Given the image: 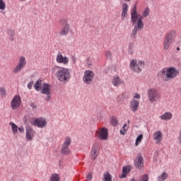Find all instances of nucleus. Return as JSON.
Returning a JSON list of instances; mask_svg holds the SVG:
<instances>
[{
  "label": "nucleus",
  "mask_w": 181,
  "mask_h": 181,
  "mask_svg": "<svg viewBox=\"0 0 181 181\" xmlns=\"http://www.w3.org/2000/svg\"><path fill=\"white\" fill-rule=\"evenodd\" d=\"M142 19H144L142 16L136 13V5H135L131 13L132 23L133 25H135L136 23L134 30H132V36H134V37L136 36L138 30H142V29H144V22H142Z\"/></svg>",
  "instance_id": "f257e3e1"
},
{
  "label": "nucleus",
  "mask_w": 181,
  "mask_h": 181,
  "mask_svg": "<svg viewBox=\"0 0 181 181\" xmlns=\"http://www.w3.org/2000/svg\"><path fill=\"white\" fill-rule=\"evenodd\" d=\"M52 73H55V77L61 83H66L70 80V70L59 66H54L52 69Z\"/></svg>",
  "instance_id": "f03ea898"
},
{
  "label": "nucleus",
  "mask_w": 181,
  "mask_h": 181,
  "mask_svg": "<svg viewBox=\"0 0 181 181\" xmlns=\"http://www.w3.org/2000/svg\"><path fill=\"white\" fill-rule=\"evenodd\" d=\"M158 76L162 78L163 81H169V80H172L175 78V77H177V76H179V71L173 66L165 67L162 69L158 73Z\"/></svg>",
  "instance_id": "7ed1b4c3"
},
{
  "label": "nucleus",
  "mask_w": 181,
  "mask_h": 181,
  "mask_svg": "<svg viewBox=\"0 0 181 181\" xmlns=\"http://www.w3.org/2000/svg\"><path fill=\"white\" fill-rule=\"evenodd\" d=\"M176 38V30H172L168 32L164 38L163 47L164 50H169V47L172 45L173 42Z\"/></svg>",
  "instance_id": "20e7f679"
},
{
  "label": "nucleus",
  "mask_w": 181,
  "mask_h": 181,
  "mask_svg": "<svg viewBox=\"0 0 181 181\" xmlns=\"http://www.w3.org/2000/svg\"><path fill=\"white\" fill-rule=\"evenodd\" d=\"M148 101L151 104H155L160 100V94L159 91L155 88H151L147 91Z\"/></svg>",
  "instance_id": "39448f33"
},
{
  "label": "nucleus",
  "mask_w": 181,
  "mask_h": 181,
  "mask_svg": "<svg viewBox=\"0 0 181 181\" xmlns=\"http://www.w3.org/2000/svg\"><path fill=\"white\" fill-rule=\"evenodd\" d=\"M145 67V62L142 61H136V59H132L130 62V69L135 73H141L142 69Z\"/></svg>",
  "instance_id": "423d86ee"
},
{
  "label": "nucleus",
  "mask_w": 181,
  "mask_h": 181,
  "mask_svg": "<svg viewBox=\"0 0 181 181\" xmlns=\"http://www.w3.org/2000/svg\"><path fill=\"white\" fill-rule=\"evenodd\" d=\"M26 58L23 56H21L18 58V64L13 69V74H18V73H21L25 67H26Z\"/></svg>",
  "instance_id": "0eeeda50"
},
{
  "label": "nucleus",
  "mask_w": 181,
  "mask_h": 181,
  "mask_svg": "<svg viewBox=\"0 0 181 181\" xmlns=\"http://www.w3.org/2000/svg\"><path fill=\"white\" fill-rule=\"evenodd\" d=\"M60 23L62 25V28L59 33V36H67L70 33V24H69V21L66 18H62Z\"/></svg>",
  "instance_id": "6e6552de"
},
{
  "label": "nucleus",
  "mask_w": 181,
  "mask_h": 181,
  "mask_svg": "<svg viewBox=\"0 0 181 181\" xmlns=\"http://www.w3.org/2000/svg\"><path fill=\"white\" fill-rule=\"evenodd\" d=\"M95 135L98 139L107 141L108 139V129L107 127L99 128L95 131Z\"/></svg>",
  "instance_id": "1a4fd4ad"
},
{
  "label": "nucleus",
  "mask_w": 181,
  "mask_h": 181,
  "mask_svg": "<svg viewBox=\"0 0 181 181\" xmlns=\"http://www.w3.org/2000/svg\"><path fill=\"white\" fill-rule=\"evenodd\" d=\"M70 144H71V138L66 137L62 145L61 153H62L63 155H70V153H71V151L69 148V146H70Z\"/></svg>",
  "instance_id": "9d476101"
},
{
  "label": "nucleus",
  "mask_w": 181,
  "mask_h": 181,
  "mask_svg": "<svg viewBox=\"0 0 181 181\" xmlns=\"http://www.w3.org/2000/svg\"><path fill=\"white\" fill-rule=\"evenodd\" d=\"M31 124L35 127H37V128H45V127L47 125V122H46V119L43 117H39L31 121Z\"/></svg>",
  "instance_id": "9b49d317"
},
{
  "label": "nucleus",
  "mask_w": 181,
  "mask_h": 181,
  "mask_svg": "<svg viewBox=\"0 0 181 181\" xmlns=\"http://www.w3.org/2000/svg\"><path fill=\"white\" fill-rule=\"evenodd\" d=\"M21 104H22V99L21 98V96H14L11 102V110H18V108L21 107Z\"/></svg>",
  "instance_id": "f8f14e48"
},
{
  "label": "nucleus",
  "mask_w": 181,
  "mask_h": 181,
  "mask_svg": "<svg viewBox=\"0 0 181 181\" xmlns=\"http://www.w3.org/2000/svg\"><path fill=\"white\" fill-rule=\"evenodd\" d=\"M94 78V72L93 71H86L83 76V81L86 84H90L93 79Z\"/></svg>",
  "instance_id": "ddd939ff"
},
{
  "label": "nucleus",
  "mask_w": 181,
  "mask_h": 181,
  "mask_svg": "<svg viewBox=\"0 0 181 181\" xmlns=\"http://www.w3.org/2000/svg\"><path fill=\"white\" fill-rule=\"evenodd\" d=\"M98 153H100V147H98V144H95L93 146L91 152H90L91 160H95L98 157Z\"/></svg>",
  "instance_id": "4468645a"
},
{
  "label": "nucleus",
  "mask_w": 181,
  "mask_h": 181,
  "mask_svg": "<svg viewBox=\"0 0 181 181\" xmlns=\"http://www.w3.org/2000/svg\"><path fill=\"white\" fill-rule=\"evenodd\" d=\"M41 94H45L47 95V101L50 100V85L48 83H43L41 87Z\"/></svg>",
  "instance_id": "2eb2a0df"
},
{
  "label": "nucleus",
  "mask_w": 181,
  "mask_h": 181,
  "mask_svg": "<svg viewBox=\"0 0 181 181\" xmlns=\"http://www.w3.org/2000/svg\"><path fill=\"white\" fill-rule=\"evenodd\" d=\"M36 132L32 129L30 127H25V138L27 141H32L35 138V134Z\"/></svg>",
  "instance_id": "dca6fc26"
},
{
  "label": "nucleus",
  "mask_w": 181,
  "mask_h": 181,
  "mask_svg": "<svg viewBox=\"0 0 181 181\" xmlns=\"http://www.w3.org/2000/svg\"><path fill=\"white\" fill-rule=\"evenodd\" d=\"M134 165L136 169H139V170L144 168V157H142V155L139 154L137 156V158L134 161Z\"/></svg>",
  "instance_id": "f3484780"
},
{
  "label": "nucleus",
  "mask_w": 181,
  "mask_h": 181,
  "mask_svg": "<svg viewBox=\"0 0 181 181\" xmlns=\"http://www.w3.org/2000/svg\"><path fill=\"white\" fill-rule=\"evenodd\" d=\"M57 62L60 64H69V57L63 56L62 54H58L57 56Z\"/></svg>",
  "instance_id": "a211bd4d"
},
{
  "label": "nucleus",
  "mask_w": 181,
  "mask_h": 181,
  "mask_svg": "<svg viewBox=\"0 0 181 181\" xmlns=\"http://www.w3.org/2000/svg\"><path fill=\"white\" fill-rule=\"evenodd\" d=\"M163 136V134L160 131L156 132L153 134V139L155 140V142L157 145L160 144V142H162Z\"/></svg>",
  "instance_id": "6ab92c4d"
},
{
  "label": "nucleus",
  "mask_w": 181,
  "mask_h": 181,
  "mask_svg": "<svg viewBox=\"0 0 181 181\" xmlns=\"http://www.w3.org/2000/svg\"><path fill=\"white\" fill-rule=\"evenodd\" d=\"M112 84L115 87H119V86H121V84H124V81L122 79H121V78H119V76L116 75V76H113L112 78Z\"/></svg>",
  "instance_id": "aec40b11"
},
{
  "label": "nucleus",
  "mask_w": 181,
  "mask_h": 181,
  "mask_svg": "<svg viewBox=\"0 0 181 181\" xmlns=\"http://www.w3.org/2000/svg\"><path fill=\"white\" fill-rule=\"evenodd\" d=\"M138 107H139V100L133 99L130 102V108L133 112L138 111Z\"/></svg>",
  "instance_id": "412c9836"
},
{
  "label": "nucleus",
  "mask_w": 181,
  "mask_h": 181,
  "mask_svg": "<svg viewBox=\"0 0 181 181\" xmlns=\"http://www.w3.org/2000/svg\"><path fill=\"white\" fill-rule=\"evenodd\" d=\"M128 5L127 4H123L122 6V15H121V19L122 21H124V19H125V18H127V12H128Z\"/></svg>",
  "instance_id": "4be33fe9"
},
{
  "label": "nucleus",
  "mask_w": 181,
  "mask_h": 181,
  "mask_svg": "<svg viewBox=\"0 0 181 181\" xmlns=\"http://www.w3.org/2000/svg\"><path fill=\"white\" fill-rule=\"evenodd\" d=\"M173 117V115H172V112H166L163 115L160 116V119L163 121H169L172 119V117Z\"/></svg>",
  "instance_id": "5701e85b"
},
{
  "label": "nucleus",
  "mask_w": 181,
  "mask_h": 181,
  "mask_svg": "<svg viewBox=\"0 0 181 181\" xmlns=\"http://www.w3.org/2000/svg\"><path fill=\"white\" fill-rule=\"evenodd\" d=\"M34 88L36 91H40L42 89V80L38 79L34 84Z\"/></svg>",
  "instance_id": "b1692460"
},
{
  "label": "nucleus",
  "mask_w": 181,
  "mask_h": 181,
  "mask_svg": "<svg viewBox=\"0 0 181 181\" xmlns=\"http://www.w3.org/2000/svg\"><path fill=\"white\" fill-rule=\"evenodd\" d=\"M9 125H11V131H12L13 135H16V134H18V125H16L13 122H10Z\"/></svg>",
  "instance_id": "393cba45"
},
{
  "label": "nucleus",
  "mask_w": 181,
  "mask_h": 181,
  "mask_svg": "<svg viewBox=\"0 0 181 181\" xmlns=\"http://www.w3.org/2000/svg\"><path fill=\"white\" fill-rule=\"evenodd\" d=\"M103 181H112V177L108 172H105L103 174Z\"/></svg>",
  "instance_id": "a878e982"
},
{
  "label": "nucleus",
  "mask_w": 181,
  "mask_h": 181,
  "mask_svg": "<svg viewBox=\"0 0 181 181\" xmlns=\"http://www.w3.org/2000/svg\"><path fill=\"white\" fill-rule=\"evenodd\" d=\"M142 139H144V134L139 135L136 139L135 146H138L142 142Z\"/></svg>",
  "instance_id": "bb28decb"
},
{
  "label": "nucleus",
  "mask_w": 181,
  "mask_h": 181,
  "mask_svg": "<svg viewBox=\"0 0 181 181\" xmlns=\"http://www.w3.org/2000/svg\"><path fill=\"white\" fill-rule=\"evenodd\" d=\"M168 178V173H163L160 176L158 177V181H165Z\"/></svg>",
  "instance_id": "cd10ccee"
},
{
  "label": "nucleus",
  "mask_w": 181,
  "mask_h": 181,
  "mask_svg": "<svg viewBox=\"0 0 181 181\" xmlns=\"http://www.w3.org/2000/svg\"><path fill=\"white\" fill-rule=\"evenodd\" d=\"M148 180H149V178L148 177V175H142L139 180V181H148ZM130 181H136V180H135V178H132Z\"/></svg>",
  "instance_id": "c85d7f7f"
},
{
  "label": "nucleus",
  "mask_w": 181,
  "mask_h": 181,
  "mask_svg": "<svg viewBox=\"0 0 181 181\" xmlns=\"http://www.w3.org/2000/svg\"><path fill=\"white\" fill-rule=\"evenodd\" d=\"M127 131H128V124H124L122 127V129L120 130V134L122 135H125Z\"/></svg>",
  "instance_id": "c756f323"
},
{
  "label": "nucleus",
  "mask_w": 181,
  "mask_h": 181,
  "mask_svg": "<svg viewBox=\"0 0 181 181\" xmlns=\"http://www.w3.org/2000/svg\"><path fill=\"white\" fill-rule=\"evenodd\" d=\"M123 173L122 177H126L127 174L129 173V167H123L122 168Z\"/></svg>",
  "instance_id": "7c9ffc66"
},
{
  "label": "nucleus",
  "mask_w": 181,
  "mask_h": 181,
  "mask_svg": "<svg viewBox=\"0 0 181 181\" xmlns=\"http://www.w3.org/2000/svg\"><path fill=\"white\" fill-rule=\"evenodd\" d=\"M110 123L113 127H117L118 124V120L117 119L116 117H112L110 118Z\"/></svg>",
  "instance_id": "2f4dec72"
},
{
  "label": "nucleus",
  "mask_w": 181,
  "mask_h": 181,
  "mask_svg": "<svg viewBox=\"0 0 181 181\" xmlns=\"http://www.w3.org/2000/svg\"><path fill=\"white\" fill-rule=\"evenodd\" d=\"M149 12H151L149 8H146L143 11V18H146L147 16H149Z\"/></svg>",
  "instance_id": "473e14b6"
},
{
  "label": "nucleus",
  "mask_w": 181,
  "mask_h": 181,
  "mask_svg": "<svg viewBox=\"0 0 181 181\" xmlns=\"http://www.w3.org/2000/svg\"><path fill=\"white\" fill-rule=\"evenodd\" d=\"M6 8V4L4 0H0V11H5Z\"/></svg>",
  "instance_id": "72a5a7b5"
},
{
  "label": "nucleus",
  "mask_w": 181,
  "mask_h": 181,
  "mask_svg": "<svg viewBox=\"0 0 181 181\" xmlns=\"http://www.w3.org/2000/svg\"><path fill=\"white\" fill-rule=\"evenodd\" d=\"M0 94L1 97H6V89L4 87L0 88Z\"/></svg>",
  "instance_id": "f704fd0d"
},
{
  "label": "nucleus",
  "mask_w": 181,
  "mask_h": 181,
  "mask_svg": "<svg viewBox=\"0 0 181 181\" xmlns=\"http://www.w3.org/2000/svg\"><path fill=\"white\" fill-rule=\"evenodd\" d=\"M60 180V177H59V175L54 174L51 177V181H59Z\"/></svg>",
  "instance_id": "c9c22d12"
},
{
  "label": "nucleus",
  "mask_w": 181,
  "mask_h": 181,
  "mask_svg": "<svg viewBox=\"0 0 181 181\" xmlns=\"http://www.w3.org/2000/svg\"><path fill=\"white\" fill-rule=\"evenodd\" d=\"M8 36H10L11 40H13V37L15 36V31L13 30H8Z\"/></svg>",
  "instance_id": "e433bc0d"
},
{
  "label": "nucleus",
  "mask_w": 181,
  "mask_h": 181,
  "mask_svg": "<svg viewBox=\"0 0 181 181\" xmlns=\"http://www.w3.org/2000/svg\"><path fill=\"white\" fill-rule=\"evenodd\" d=\"M134 100H140L141 99V95L138 93H136L133 95Z\"/></svg>",
  "instance_id": "4c0bfd02"
},
{
  "label": "nucleus",
  "mask_w": 181,
  "mask_h": 181,
  "mask_svg": "<svg viewBox=\"0 0 181 181\" xmlns=\"http://www.w3.org/2000/svg\"><path fill=\"white\" fill-rule=\"evenodd\" d=\"M112 55V54H111V52H110V51H107L105 52V56H106V57H107V59H111Z\"/></svg>",
  "instance_id": "58836bf2"
},
{
  "label": "nucleus",
  "mask_w": 181,
  "mask_h": 181,
  "mask_svg": "<svg viewBox=\"0 0 181 181\" xmlns=\"http://www.w3.org/2000/svg\"><path fill=\"white\" fill-rule=\"evenodd\" d=\"M86 179L88 181L91 180V179H93V174L91 173H90L89 174H88Z\"/></svg>",
  "instance_id": "ea45409f"
},
{
  "label": "nucleus",
  "mask_w": 181,
  "mask_h": 181,
  "mask_svg": "<svg viewBox=\"0 0 181 181\" xmlns=\"http://www.w3.org/2000/svg\"><path fill=\"white\" fill-rule=\"evenodd\" d=\"M32 86H33V81H30V83H28V88L29 90H32Z\"/></svg>",
  "instance_id": "a19ab883"
},
{
  "label": "nucleus",
  "mask_w": 181,
  "mask_h": 181,
  "mask_svg": "<svg viewBox=\"0 0 181 181\" xmlns=\"http://www.w3.org/2000/svg\"><path fill=\"white\" fill-rule=\"evenodd\" d=\"M18 131H19V132H21V134H23V132H25V128H23V127H18Z\"/></svg>",
  "instance_id": "79ce46f5"
},
{
  "label": "nucleus",
  "mask_w": 181,
  "mask_h": 181,
  "mask_svg": "<svg viewBox=\"0 0 181 181\" xmlns=\"http://www.w3.org/2000/svg\"><path fill=\"white\" fill-rule=\"evenodd\" d=\"M30 107H32V108H37V105H36V104H35V103H30Z\"/></svg>",
  "instance_id": "37998d69"
},
{
  "label": "nucleus",
  "mask_w": 181,
  "mask_h": 181,
  "mask_svg": "<svg viewBox=\"0 0 181 181\" xmlns=\"http://www.w3.org/2000/svg\"><path fill=\"white\" fill-rule=\"evenodd\" d=\"M126 2H129L131 0H124Z\"/></svg>",
  "instance_id": "c03bdc74"
},
{
  "label": "nucleus",
  "mask_w": 181,
  "mask_h": 181,
  "mask_svg": "<svg viewBox=\"0 0 181 181\" xmlns=\"http://www.w3.org/2000/svg\"><path fill=\"white\" fill-rule=\"evenodd\" d=\"M177 50H180V47H177Z\"/></svg>",
  "instance_id": "a18cd8bd"
}]
</instances>
